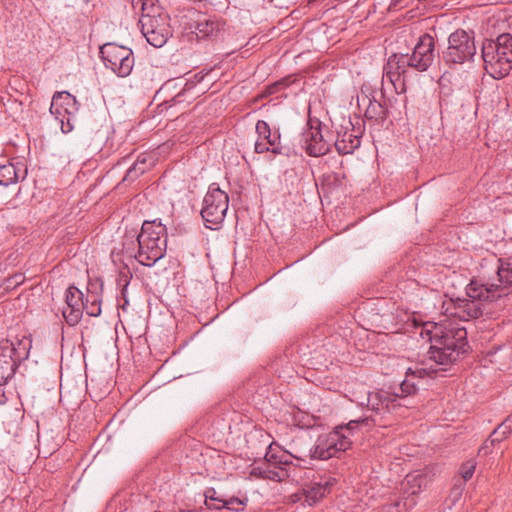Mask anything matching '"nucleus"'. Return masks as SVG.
<instances>
[{
  "instance_id": "obj_1",
  "label": "nucleus",
  "mask_w": 512,
  "mask_h": 512,
  "mask_svg": "<svg viewBox=\"0 0 512 512\" xmlns=\"http://www.w3.org/2000/svg\"><path fill=\"white\" fill-rule=\"evenodd\" d=\"M498 282H483L473 279L466 286L468 298H449L442 303V314L449 319L468 321L482 315V302L494 301L508 294L512 284V257L499 259Z\"/></svg>"
},
{
  "instance_id": "obj_2",
  "label": "nucleus",
  "mask_w": 512,
  "mask_h": 512,
  "mask_svg": "<svg viewBox=\"0 0 512 512\" xmlns=\"http://www.w3.org/2000/svg\"><path fill=\"white\" fill-rule=\"evenodd\" d=\"M431 342L429 360L435 365H450L467 351V332L464 327L452 324H434L432 330L426 329Z\"/></svg>"
},
{
  "instance_id": "obj_3",
  "label": "nucleus",
  "mask_w": 512,
  "mask_h": 512,
  "mask_svg": "<svg viewBox=\"0 0 512 512\" xmlns=\"http://www.w3.org/2000/svg\"><path fill=\"white\" fill-rule=\"evenodd\" d=\"M438 369L434 368L433 365L430 367H415V369L408 368L406 373V379L403 380L396 391L378 390L373 392H367L366 397L362 400H356L360 406L366 405L370 410L375 412L384 411H395L401 406H406V397L413 394L416 391L417 384L413 381L414 377L423 378L436 373Z\"/></svg>"
},
{
  "instance_id": "obj_4",
  "label": "nucleus",
  "mask_w": 512,
  "mask_h": 512,
  "mask_svg": "<svg viewBox=\"0 0 512 512\" xmlns=\"http://www.w3.org/2000/svg\"><path fill=\"white\" fill-rule=\"evenodd\" d=\"M370 418L351 420L346 425H340L333 431L318 436L312 452V457L319 460H328L332 457H339L352 446L354 431L362 425H369Z\"/></svg>"
},
{
  "instance_id": "obj_5",
  "label": "nucleus",
  "mask_w": 512,
  "mask_h": 512,
  "mask_svg": "<svg viewBox=\"0 0 512 512\" xmlns=\"http://www.w3.org/2000/svg\"><path fill=\"white\" fill-rule=\"evenodd\" d=\"M138 252L135 259L143 266L152 267L162 259L167 248V230L160 221H145L137 235Z\"/></svg>"
},
{
  "instance_id": "obj_6",
  "label": "nucleus",
  "mask_w": 512,
  "mask_h": 512,
  "mask_svg": "<svg viewBox=\"0 0 512 512\" xmlns=\"http://www.w3.org/2000/svg\"><path fill=\"white\" fill-rule=\"evenodd\" d=\"M482 58L486 72L501 79L512 69V35L503 33L496 39H487L482 45Z\"/></svg>"
},
{
  "instance_id": "obj_7",
  "label": "nucleus",
  "mask_w": 512,
  "mask_h": 512,
  "mask_svg": "<svg viewBox=\"0 0 512 512\" xmlns=\"http://www.w3.org/2000/svg\"><path fill=\"white\" fill-rule=\"evenodd\" d=\"M29 336L21 337L12 335L0 341V386L8 383L15 375L21 362L26 360L32 346Z\"/></svg>"
},
{
  "instance_id": "obj_8",
  "label": "nucleus",
  "mask_w": 512,
  "mask_h": 512,
  "mask_svg": "<svg viewBox=\"0 0 512 512\" xmlns=\"http://www.w3.org/2000/svg\"><path fill=\"white\" fill-rule=\"evenodd\" d=\"M229 206L227 193L219 188L217 183H212L203 199L201 216L205 226L210 229H217L224 221Z\"/></svg>"
},
{
  "instance_id": "obj_9",
  "label": "nucleus",
  "mask_w": 512,
  "mask_h": 512,
  "mask_svg": "<svg viewBox=\"0 0 512 512\" xmlns=\"http://www.w3.org/2000/svg\"><path fill=\"white\" fill-rule=\"evenodd\" d=\"M475 54L474 37L465 30L458 29L448 38V47L443 52V60L447 64H462L472 60Z\"/></svg>"
},
{
  "instance_id": "obj_10",
  "label": "nucleus",
  "mask_w": 512,
  "mask_h": 512,
  "mask_svg": "<svg viewBox=\"0 0 512 512\" xmlns=\"http://www.w3.org/2000/svg\"><path fill=\"white\" fill-rule=\"evenodd\" d=\"M100 56L106 68L119 77L128 76L134 66L133 52L126 46L106 43L100 47Z\"/></svg>"
},
{
  "instance_id": "obj_11",
  "label": "nucleus",
  "mask_w": 512,
  "mask_h": 512,
  "mask_svg": "<svg viewBox=\"0 0 512 512\" xmlns=\"http://www.w3.org/2000/svg\"><path fill=\"white\" fill-rule=\"evenodd\" d=\"M410 68L408 54H393L383 68L382 82L389 81L397 94L405 93V78Z\"/></svg>"
},
{
  "instance_id": "obj_12",
  "label": "nucleus",
  "mask_w": 512,
  "mask_h": 512,
  "mask_svg": "<svg viewBox=\"0 0 512 512\" xmlns=\"http://www.w3.org/2000/svg\"><path fill=\"white\" fill-rule=\"evenodd\" d=\"M141 32L147 42L155 48H160L172 35L168 15L158 16L156 19L144 17L139 19Z\"/></svg>"
},
{
  "instance_id": "obj_13",
  "label": "nucleus",
  "mask_w": 512,
  "mask_h": 512,
  "mask_svg": "<svg viewBox=\"0 0 512 512\" xmlns=\"http://www.w3.org/2000/svg\"><path fill=\"white\" fill-rule=\"evenodd\" d=\"M435 42L432 36L424 34L414 47L411 55H408L411 68L423 72L426 71L434 61Z\"/></svg>"
},
{
  "instance_id": "obj_14",
  "label": "nucleus",
  "mask_w": 512,
  "mask_h": 512,
  "mask_svg": "<svg viewBox=\"0 0 512 512\" xmlns=\"http://www.w3.org/2000/svg\"><path fill=\"white\" fill-rule=\"evenodd\" d=\"M332 485L333 481L331 479L321 478L318 481H312L299 492L292 494L290 501L292 503L300 502L303 506H313L330 492Z\"/></svg>"
},
{
  "instance_id": "obj_15",
  "label": "nucleus",
  "mask_w": 512,
  "mask_h": 512,
  "mask_svg": "<svg viewBox=\"0 0 512 512\" xmlns=\"http://www.w3.org/2000/svg\"><path fill=\"white\" fill-rule=\"evenodd\" d=\"M255 129L258 136L254 145V151L256 153H282L280 133L278 130H271L268 123L264 120H258Z\"/></svg>"
},
{
  "instance_id": "obj_16",
  "label": "nucleus",
  "mask_w": 512,
  "mask_h": 512,
  "mask_svg": "<svg viewBox=\"0 0 512 512\" xmlns=\"http://www.w3.org/2000/svg\"><path fill=\"white\" fill-rule=\"evenodd\" d=\"M300 143L306 153L312 157L325 155L330 150V142L322 134L321 125H311L301 134Z\"/></svg>"
},
{
  "instance_id": "obj_17",
  "label": "nucleus",
  "mask_w": 512,
  "mask_h": 512,
  "mask_svg": "<svg viewBox=\"0 0 512 512\" xmlns=\"http://www.w3.org/2000/svg\"><path fill=\"white\" fill-rule=\"evenodd\" d=\"M83 293L75 286L66 290L65 303L62 314L68 325L74 326L79 323L83 314Z\"/></svg>"
},
{
  "instance_id": "obj_18",
  "label": "nucleus",
  "mask_w": 512,
  "mask_h": 512,
  "mask_svg": "<svg viewBox=\"0 0 512 512\" xmlns=\"http://www.w3.org/2000/svg\"><path fill=\"white\" fill-rule=\"evenodd\" d=\"M431 480V476L425 472L416 471L409 473L401 485L403 499L406 501L412 499L415 500L414 496L425 490L430 484Z\"/></svg>"
},
{
  "instance_id": "obj_19",
  "label": "nucleus",
  "mask_w": 512,
  "mask_h": 512,
  "mask_svg": "<svg viewBox=\"0 0 512 512\" xmlns=\"http://www.w3.org/2000/svg\"><path fill=\"white\" fill-rule=\"evenodd\" d=\"M58 106L64 107L65 114L71 118L78 112V102L76 98L67 91L56 92L53 95L50 110H56Z\"/></svg>"
},
{
  "instance_id": "obj_20",
  "label": "nucleus",
  "mask_w": 512,
  "mask_h": 512,
  "mask_svg": "<svg viewBox=\"0 0 512 512\" xmlns=\"http://www.w3.org/2000/svg\"><path fill=\"white\" fill-rule=\"evenodd\" d=\"M361 144L360 137L353 133V131L339 132L335 140V148L339 154L346 155L353 153Z\"/></svg>"
},
{
  "instance_id": "obj_21",
  "label": "nucleus",
  "mask_w": 512,
  "mask_h": 512,
  "mask_svg": "<svg viewBox=\"0 0 512 512\" xmlns=\"http://www.w3.org/2000/svg\"><path fill=\"white\" fill-rule=\"evenodd\" d=\"M132 6L134 10L141 11L140 19L144 17L156 19L158 16L166 15L157 5V0H132Z\"/></svg>"
},
{
  "instance_id": "obj_22",
  "label": "nucleus",
  "mask_w": 512,
  "mask_h": 512,
  "mask_svg": "<svg viewBox=\"0 0 512 512\" xmlns=\"http://www.w3.org/2000/svg\"><path fill=\"white\" fill-rule=\"evenodd\" d=\"M512 432L511 424H508L507 420H504L494 431L491 433L489 438L485 441L484 445L479 449V454L488 453V448L493 446L505 439L508 434Z\"/></svg>"
},
{
  "instance_id": "obj_23",
  "label": "nucleus",
  "mask_w": 512,
  "mask_h": 512,
  "mask_svg": "<svg viewBox=\"0 0 512 512\" xmlns=\"http://www.w3.org/2000/svg\"><path fill=\"white\" fill-rule=\"evenodd\" d=\"M219 32V23L211 19H203L197 22L195 34L198 38L216 36Z\"/></svg>"
},
{
  "instance_id": "obj_24",
  "label": "nucleus",
  "mask_w": 512,
  "mask_h": 512,
  "mask_svg": "<svg viewBox=\"0 0 512 512\" xmlns=\"http://www.w3.org/2000/svg\"><path fill=\"white\" fill-rule=\"evenodd\" d=\"M492 362H499L503 368L512 366V343L505 344L492 354Z\"/></svg>"
},
{
  "instance_id": "obj_25",
  "label": "nucleus",
  "mask_w": 512,
  "mask_h": 512,
  "mask_svg": "<svg viewBox=\"0 0 512 512\" xmlns=\"http://www.w3.org/2000/svg\"><path fill=\"white\" fill-rule=\"evenodd\" d=\"M16 167L12 163L0 165V186H9L18 181Z\"/></svg>"
},
{
  "instance_id": "obj_26",
  "label": "nucleus",
  "mask_w": 512,
  "mask_h": 512,
  "mask_svg": "<svg viewBox=\"0 0 512 512\" xmlns=\"http://www.w3.org/2000/svg\"><path fill=\"white\" fill-rule=\"evenodd\" d=\"M204 496L208 509H222L225 506V497L214 488H207Z\"/></svg>"
},
{
  "instance_id": "obj_27",
  "label": "nucleus",
  "mask_w": 512,
  "mask_h": 512,
  "mask_svg": "<svg viewBox=\"0 0 512 512\" xmlns=\"http://www.w3.org/2000/svg\"><path fill=\"white\" fill-rule=\"evenodd\" d=\"M83 311L89 316H99L101 314V300L97 295H90L86 302H83Z\"/></svg>"
},
{
  "instance_id": "obj_28",
  "label": "nucleus",
  "mask_w": 512,
  "mask_h": 512,
  "mask_svg": "<svg viewBox=\"0 0 512 512\" xmlns=\"http://www.w3.org/2000/svg\"><path fill=\"white\" fill-rule=\"evenodd\" d=\"M416 501L414 499L406 501L405 499L396 500L391 504L383 507V512H406L414 507Z\"/></svg>"
},
{
  "instance_id": "obj_29",
  "label": "nucleus",
  "mask_w": 512,
  "mask_h": 512,
  "mask_svg": "<svg viewBox=\"0 0 512 512\" xmlns=\"http://www.w3.org/2000/svg\"><path fill=\"white\" fill-rule=\"evenodd\" d=\"M50 113L55 116L56 120L59 121L61 130L63 133H69L73 129V125L70 123V117L64 112V107L58 106L56 110H50Z\"/></svg>"
},
{
  "instance_id": "obj_30",
  "label": "nucleus",
  "mask_w": 512,
  "mask_h": 512,
  "mask_svg": "<svg viewBox=\"0 0 512 512\" xmlns=\"http://www.w3.org/2000/svg\"><path fill=\"white\" fill-rule=\"evenodd\" d=\"M148 166L141 165V162H135L126 172L124 180L134 181L140 175L144 174Z\"/></svg>"
},
{
  "instance_id": "obj_31",
  "label": "nucleus",
  "mask_w": 512,
  "mask_h": 512,
  "mask_svg": "<svg viewBox=\"0 0 512 512\" xmlns=\"http://www.w3.org/2000/svg\"><path fill=\"white\" fill-rule=\"evenodd\" d=\"M476 469V462L474 460H468L462 464L460 473L462 478L467 481L471 479Z\"/></svg>"
},
{
  "instance_id": "obj_32",
  "label": "nucleus",
  "mask_w": 512,
  "mask_h": 512,
  "mask_svg": "<svg viewBox=\"0 0 512 512\" xmlns=\"http://www.w3.org/2000/svg\"><path fill=\"white\" fill-rule=\"evenodd\" d=\"M244 504H245V501L240 498L229 497V498H225V506L223 508H226L228 510L239 511L242 509V506Z\"/></svg>"
},
{
  "instance_id": "obj_33",
  "label": "nucleus",
  "mask_w": 512,
  "mask_h": 512,
  "mask_svg": "<svg viewBox=\"0 0 512 512\" xmlns=\"http://www.w3.org/2000/svg\"><path fill=\"white\" fill-rule=\"evenodd\" d=\"M265 459L268 461V462H271L273 464H287L288 463V460L285 459L283 460L282 457H277L273 452H272V445L269 446V450L267 451L266 455H265Z\"/></svg>"
},
{
  "instance_id": "obj_34",
  "label": "nucleus",
  "mask_w": 512,
  "mask_h": 512,
  "mask_svg": "<svg viewBox=\"0 0 512 512\" xmlns=\"http://www.w3.org/2000/svg\"><path fill=\"white\" fill-rule=\"evenodd\" d=\"M193 88H194V82H189V81H187V82L185 83V86L183 87L182 91H181V92H179V93L175 96V101H176V102H178V103H179V102H181V101H182V100H181V97H182L185 93H187V92H189L190 90H192Z\"/></svg>"
},
{
  "instance_id": "obj_35",
  "label": "nucleus",
  "mask_w": 512,
  "mask_h": 512,
  "mask_svg": "<svg viewBox=\"0 0 512 512\" xmlns=\"http://www.w3.org/2000/svg\"><path fill=\"white\" fill-rule=\"evenodd\" d=\"M377 109H382V106L380 103H378L377 101H375L374 103L370 101V105L367 109V113H374V114H377Z\"/></svg>"
},
{
  "instance_id": "obj_36",
  "label": "nucleus",
  "mask_w": 512,
  "mask_h": 512,
  "mask_svg": "<svg viewBox=\"0 0 512 512\" xmlns=\"http://www.w3.org/2000/svg\"><path fill=\"white\" fill-rule=\"evenodd\" d=\"M23 279H24V276L22 274H16L9 280L10 285H18V284L22 283Z\"/></svg>"
},
{
  "instance_id": "obj_37",
  "label": "nucleus",
  "mask_w": 512,
  "mask_h": 512,
  "mask_svg": "<svg viewBox=\"0 0 512 512\" xmlns=\"http://www.w3.org/2000/svg\"><path fill=\"white\" fill-rule=\"evenodd\" d=\"M147 161H148V156H146V155H140V156H138V158L136 160V162H141V165H144V166H148Z\"/></svg>"
},
{
  "instance_id": "obj_38",
  "label": "nucleus",
  "mask_w": 512,
  "mask_h": 512,
  "mask_svg": "<svg viewBox=\"0 0 512 512\" xmlns=\"http://www.w3.org/2000/svg\"><path fill=\"white\" fill-rule=\"evenodd\" d=\"M505 420H507L508 424H511V427H512V414L507 417Z\"/></svg>"
}]
</instances>
